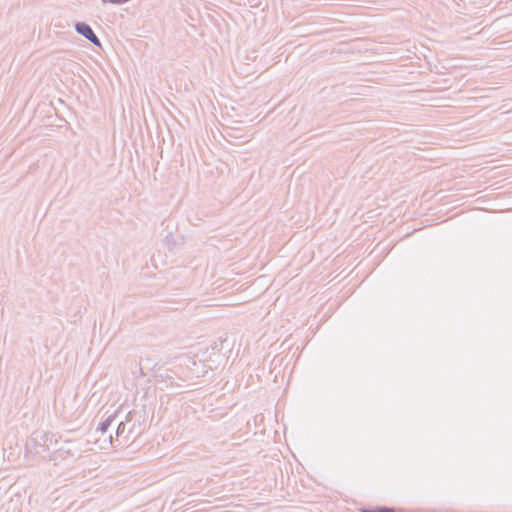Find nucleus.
I'll use <instances>...</instances> for the list:
<instances>
[{"label":"nucleus","mask_w":512,"mask_h":512,"mask_svg":"<svg viewBox=\"0 0 512 512\" xmlns=\"http://www.w3.org/2000/svg\"><path fill=\"white\" fill-rule=\"evenodd\" d=\"M184 365L189 369V371L178 375V378L183 382L191 380L194 377L199 378L207 373V369H205L206 365L201 361L197 362L193 358L186 357L184 359Z\"/></svg>","instance_id":"obj_1"},{"label":"nucleus","mask_w":512,"mask_h":512,"mask_svg":"<svg viewBox=\"0 0 512 512\" xmlns=\"http://www.w3.org/2000/svg\"><path fill=\"white\" fill-rule=\"evenodd\" d=\"M75 30L78 34L83 36L85 39L93 43L97 47H102L101 41L96 36L92 28L85 22H77L75 24Z\"/></svg>","instance_id":"obj_2"},{"label":"nucleus","mask_w":512,"mask_h":512,"mask_svg":"<svg viewBox=\"0 0 512 512\" xmlns=\"http://www.w3.org/2000/svg\"><path fill=\"white\" fill-rule=\"evenodd\" d=\"M84 451L85 450H83L81 447V443L72 441L66 442V444L58 450L59 453L66 456H80V454Z\"/></svg>","instance_id":"obj_3"},{"label":"nucleus","mask_w":512,"mask_h":512,"mask_svg":"<svg viewBox=\"0 0 512 512\" xmlns=\"http://www.w3.org/2000/svg\"><path fill=\"white\" fill-rule=\"evenodd\" d=\"M131 420H132V412L129 411L126 414L125 421H121L117 425V428H116V440L117 441L119 440V438H124V439L128 440V434L131 433V429L127 430L126 422H129Z\"/></svg>","instance_id":"obj_4"},{"label":"nucleus","mask_w":512,"mask_h":512,"mask_svg":"<svg viewBox=\"0 0 512 512\" xmlns=\"http://www.w3.org/2000/svg\"><path fill=\"white\" fill-rule=\"evenodd\" d=\"M117 413L118 411H115L113 414L109 415L103 422H101L97 427L95 433L101 435H105L106 433H108L109 428L115 422Z\"/></svg>","instance_id":"obj_5"},{"label":"nucleus","mask_w":512,"mask_h":512,"mask_svg":"<svg viewBox=\"0 0 512 512\" xmlns=\"http://www.w3.org/2000/svg\"><path fill=\"white\" fill-rule=\"evenodd\" d=\"M98 437L95 438L94 443L98 446L99 449H107L108 447L113 445V435L112 433H106L105 435L97 434Z\"/></svg>","instance_id":"obj_6"},{"label":"nucleus","mask_w":512,"mask_h":512,"mask_svg":"<svg viewBox=\"0 0 512 512\" xmlns=\"http://www.w3.org/2000/svg\"><path fill=\"white\" fill-rule=\"evenodd\" d=\"M363 512H395V510L388 507H378L375 509H365Z\"/></svg>","instance_id":"obj_7"},{"label":"nucleus","mask_w":512,"mask_h":512,"mask_svg":"<svg viewBox=\"0 0 512 512\" xmlns=\"http://www.w3.org/2000/svg\"><path fill=\"white\" fill-rule=\"evenodd\" d=\"M160 377H161L163 380H168V381H170V384H171V385L175 384V382H174V377H173V375H172L170 372H167V373H165V374H162V375H160ZM176 385H179V384H178V383H176Z\"/></svg>","instance_id":"obj_8"},{"label":"nucleus","mask_w":512,"mask_h":512,"mask_svg":"<svg viewBox=\"0 0 512 512\" xmlns=\"http://www.w3.org/2000/svg\"><path fill=\"white\" fill-rule=\"evenodd\" d=\"M101 2L103 4L111 3V4H116V5L124 3L123 0H101Z\"/></svg>","instance_id":"obj_9"},{"label":"nucleus","mask_w":512,"mask_h":512,"mask_svg":"<svg viewBox=\"0 0 512 512\" xmlns=\"http://www.w3.org/2000/svg\"><path fill=\"white\" fill-rule=\"evenodd\" d=\"M53 437H54V435H53V434H48V433L44 434V438H45L46 440H50V442H52Z\"/></svg>","instance_id":"obj_10"}]
</instances>
